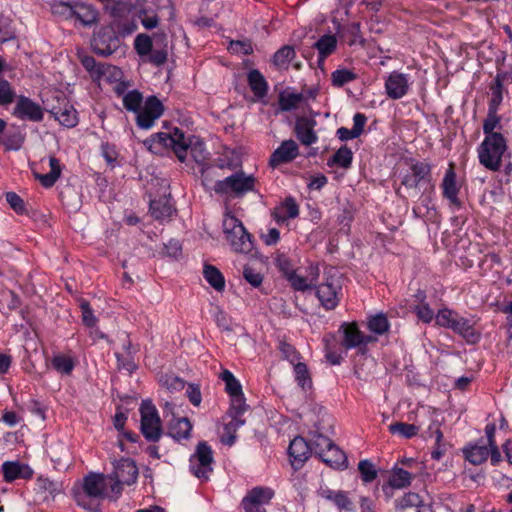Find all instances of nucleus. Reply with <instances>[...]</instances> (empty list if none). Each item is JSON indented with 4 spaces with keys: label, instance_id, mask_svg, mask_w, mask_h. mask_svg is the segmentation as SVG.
I'll list each match as a JSON object with an SVG mask.
<instances>
[{
    "label": "nucleus",
    "instance_id": "1",
    "mask_svg": "<svg viewBox=\"0 0 512 512\" xmlns=\"http://www.w3.org/2000/svg\"><path fill=\"white\" fill-rule=\"evenodd\" d=\"M77 505L88 512H100V502L104 499L116 501L119 496L110 491V480L107 474L88 473L80 487L73 490Z\"/></svg>",
    "mask_w": 512,
    "mask_h": 512
},
{
    "label": "nucleus",
    "instance_id": "2",
    "mask_svg": "<svg viewBox=\"0 0 512 512\" xmlns=\"http://www.w3.org/2000/svg\"><path fill=\"white\" fill-rule=\"evenodd\" d=\"M153 144L171 148L178 160L184 162L190 153L200 163L205 160V144L196 137L186 138L184 133L175 128L171 133L160 132L152 137Z\"/></svg>",
    "mask_w": 512,
    "mask_h": 512
},
{
    "label": "nucleus",
    "instance_id": "3",
    "mask_svg": "<svg viewBox=\"0 0 512 512\" xmlns=\"http://www.w3.org/2000/svg\"><path fill=\"white\" fill-rule=\"evenodd\" d=\"M506 139L501 133L485 136L478 148V159L481 165L491 171H498L502 158L507 152Z\"/></svg>",
    "mask_w": 512,
    "mask_h": 512
},
{
    "label": "nucleus",
    "instance_id": "4",
    "mask_svg": "<svg viewBox=\"0 0 512 512\" xmlns=\"http://www.w3.org/2000/svg\"><path fill=\"white\" fill-rule=\"evenodd\" d=\"M223 231L233 251L237 253L251 252L253 248L251 235L239 219L233 215L226 214L223 219Z\"/></svg>",
    "mask_w": 512,
    "mask_h": 512
},
{
    "label": "nucleus",
    "instance_id": "5",
    "mask_svg": "<svg viewBox=\"0 0 512 512\" xmlns=\"http://www.w3.org/2000/svg\"><path fill=\"white\" fill-rule=\"evenodd\" d=\"M256 183L257 179L253 175H247L240 170L223 180H218L214 185V191L217 194L242 197L249 192H254Z\"/></svg>",
    "mask_w": 512,
    "mask_h": 512
},
{
    "label": "nucleus",
    "instance_id": "6",
    "mask_svg": "<svg viewBox=\"0 0 512 512\" xmlns=\"http://www.w3.org/2000/svg\"><path fill=\"white\" fill-rule=\"evenodd\" d=\"M113 470L108 473L110 491L119 497L125 485H132L138 477V468L135 462L129 458H121L113 461Z\"/></svg>",
    "mask_w": 512,
    "mask_h": 512
},
{
    "label": "nucleus",
    "instance_id": "7",
    "mask_svg": "<svg viewBox=\"0 0 512 512\" xmlns=\"http://www.w3.org/2000/svg\"><path fill=\"white\" fill-rule=\"evenodd\" d=\"M141 433L147 441L158 442L162 436V423L156 407L144 400L140 406Z\"/></svg>",
    "mask_w": 512,
    "mask_h": 512
},
{
    "label": "nucleus",
    "instance_id": "8",
    "mask_svg": "<svg viewBox=\"0 0 512 512\" xmlns=\"http://www.w3.org/2000/svg\"><path fill=\"white\" fill-rule=\"evenodd\" d=\"M134 49L141 58L155 66H161L167 61L166 45L161 48L155 47L152 38L147 34L141 33L135 37Z\"/></svg>",
    "mask_w": 512,
    "mask_h": 512
},
{
    "label": "nucleus",
    "instance_id": "9",
    "mask_svg": "<svg viewBox=\"0 0 512 512\" xmlns=\"http://www.w3.org/2000/svg\"><path fill=\"white\" fill-rule=\"evenodd\" d=\"M213 452L206 442L197 445L195 453L190 458V470L197 478L207 480L212 471Z\"/></svg>",
    "mask_w": 512,
    "mask_h": 512
},
{
    "label": "nucleus",
    "instance_id": "10",
    "mask_svg": "<svg viewBox=\"0 0 512 512\" xmlns=\"http://www.w3.org/2000/svg\"><path fill=\"white\" fill-rule=\"evenodd\" d=\"M412 83L409 74L392 71L385 80L387 97L393 100L402 99L409 93Z\"/></svg>",
    "mask_w": 512,
    "mask_h": 512
},
{
    "label": "nucleus",
    "instance_id": "11",
    "mask_svg": "<svg viewBox=\"0 0 512 512\" xmlns=\"http://www.w3.org/2000/svg\"><path fill=\"white\" fill-rule=\"evenodd\" d=\"M56 103L48 104L49 112L59 123L67 128L75 127L78 123L77 112L68 99L59 95L55 97Z\"/></svg>",
    "mask_w": 512,
    "mask_h": 512
},
{
    "label": "nucleus",
    "instance_id": "12",
    "mask_svg": "<svg viewBox=\"0 0 512 512\" xmlns=\"http://www.w3.org/2000/svg\"><path fill=\"white\" fill-rule=\"evenodd\" d=\"M163 111V105L156 96L148 97L143 107L136 113L137 125L142 129H150L155 121L161 117Z\"/></svg>",
    "mask_w": 512,
    "mask_h": 512
},
{
    "label": "nucleus",
    "instance_id": "13",
    "mask_svg": "<svg viewBox=\"0 0 512 512\" xmlns=\"http://www.w3.org/2000/svg\"><path fill=\"white\" fill-rule=\"evenodd\" d=\"M440 187L442 195L448 200L450 207L456 209L461 208L462 203L459 199L461 184L457 181V175L452 162L449 163V167L444 174Z\"/></svg>",
    "mask_w": 512,
    "mask_h": 512
},
{
    "label": "nucleus",
    "instance_id": "14",
    "mask_svg": "<svg viewBox=\"0 0 512 512\" xmlns=\"http://www.w3.org/2000/svg\"><path fill=\"white\" fill-rule=\"evenodd\" d=\"M341 290L340 280L330 277L317 287L316 296L326 310H333L339 304Z\"/></svg>",
    "mask_w": 512,
    "mask_h": 512
},
{
    "label": "nucleus",
    "instance_id": "15",
    "mask_svg": "<svg viewBox=\"0 0 512 512\" xmlns=\"http://www.w3.org/2000/svg\"><path fill=\"white\" fill-rule=\"evenodd\" d=\"M91 47L97 55L107 57L118 49L119 39L111 29H101L94 34Z\"/></svg>",
    "mask_w": 512,
    "mask_h": 512
},
{
    "label": "nucleus",
    "instance_id": "16",
    "mask_svg": "<svg viewBox=\"0 0 512 512\" xmlns=\"http://www.w3.org/2000/svg\"><path fill=\"white\" fill-rule=\"evenodd\" d=\"M220 377L225 383L226 392L231 397V409L236 411L237 414H243L246 407L240 382L229 370H224Z\"/></svg>",
    "mask_w": 512,
    "mask_h": 512
},
{
    "label": "nucleus",
    "instance_id": "17",
    "mask_svg": "<svg viewBox=\"0 0 512 512\" xmlns=\"http://www.w3.org/2000/svg\"><path fill=\"white\" fill-rule=\"evenodd\" d=\"M13 115L20 120L40 122L44 112L41 106L26 96H19L14 107Z\"/></svg>",
    "mask_w": 512,
    "mask_h": 512
},
{
    "label": "nucleus",
    "instance_id": "18",
    "mask_svg": "<svg viewBox=\"0 0 512 512\" xmlns=\"http://www.w3.org/2000/svg\"><path fill=\"white\" fill-rule=\"evenodd\" d=\"M431 181V166L428 163L416 162L411 165L410 171L402 178V185L406 188L414 189L423 183Z\"/></svg>",
    "mask_w": 512,
    "mask_h": 512
},
{
    "label": "nucleus",
    "instance_id": "19",
    "mask_svg": "<svg viewBox=\"0 0 512 512\" xmlns=\"http://www.w3.org/2000/svg\"><path fill=\"white\" fill-rule=\"evenodd\" d=\"M288 453L291 458L292 466L295 469H299L309 459L312 448L303 437L297 436L290 442Z\"/></svg>",
    "mask_w": 512,
    "mask_h": 512
},
{
    "label": "nucleus",
    "instance_id": "20",
    "mask_svg": "<svg viewBox=\"0 0 512 512\" xmlns=\"http://www.w3.org/2000/svg\"><path fill=\"white\" fill-rule=\"evenodd\" d=\"M317 493L321 498L332 502L340 511L354 512L355 510V506L346 491L332 490L327 486H321Z\"/></svg>",
    "mask_w": 512,
    "mask_h": 512
},
{
    "label": "nucleus",
    "instance_id": "21",
    "mask_svg": "<svg viewBox=\"0 0 512 512\" xmlns=\"http://www.w3.org/2000/svg\"><path fill=\"white\" fill-rule=\"evenodd\" d=\"M344 338L341 345L346 349H353L368 344L374 340L371 336H365L356 323H344L341 325Z\"/></svg>",
    "mask_w": 512,
    "mask_h": 512
},
{
    "label": "nucleus",
    "instance_id": "22",
    "mask_svg": "<svg viewBox=\"0 0 512 512\" xmlns=\"http://www.w3.org/2000/svg\"><path fill=\"white\" fill-rule=\"evenodd\" d=\"M316 121L308 117H299L295 122L294 132L302 145L310 146L318 141L314 130Z\"/></svg>",
    "mask_w": 512,
    "mask_h": 512
},
{
    "label": "nucleus",
    "instance_id": "23",
    "mask_svg": "<svg viewBox=\"0 0 512 512\" xmlns=\"http://www.w3.org/2000/svg\"><path fill=\"white\" fill-rule=\"evenodd\" d=\"M299 154L297 143L292 140H284L280 146L271 154L270 165L277 166L294 160Z\"/></svg>",
    "mask_w": 512,
    "mask_h": 512
},
{
    "label": "nucleus",
    "instance_id": "24",
    "mask_svg": "<svg viewBox=\"0 0 512 512\" xmlns=\"http://www.w3.org/2000/svg\"><path fill=\"white\" fill-rule=\"evenodd\" d=\"M450 329L461 336L468 344H476L481 339V334L474 328V324L459 314Z\"/></svg>",
    "mask_w": 512,
    "mask_h": 512
},
{
    "label": "nucleus",
    "instance_id": "25",
    "mask_svg": "<svg viewBox=\"0 0 512 512\" xmlns=\"http://www.w3.org/2000/svg\"><path fill=\"white\" fill-rule=\"evenodd\" d=\"M2 473L6 482H13L17 479H29L33 475L32 469L17 461H6L2 464Z\"/></svg>",
    "mask_w": 512,
    "mask_h": 512
},
{
    "label": "nucleus",
    "instance_id": "26",
    "mask_svg": "<svg viewBox=\"0 0 512 512\" xmlns=\"http://www.w3.org/2000/svg\"><path fill=\"white\" fill-rule=\"evenodd\" d=\"M149 210L152 217L159 221L170 219L175 212L171 198L167 197L166 195L160 197L159 199L151 200Z\"/></svg>",
    "mask_w": 512,
    "mask_h": 512
},
{
    "label": "nucleus",
    "instance_id": "27",
    "mask_svg": "<svg viewBox=\"0 0 512 512\" xmlns=\"http://www.w3.org/2000/svg\"><path fill=\"white\" fill-rule=\"evenodd\" d=\"M73 18L84 26H90L97 22L98 12L91 4L73 2Z\"/></svg>",
    "mask_w": 512,
    "mask_h": 512
},
{
    "label": "nucleus",
    "instance_id": "28",
    "mask_svg": "<svg viewBox=\"0 0 512 512\" xmlns=\"http://www.w3.org/2000/svg\"><path fill=\"white\" fill-rule=\"evenodd\" d=\"M274 497V491L270 487L256 486L249 490L241 502L264 507Z\"/></svg>",
    "mask_w": 512,
    "mask_h": 512
},
{
    "label": "nucleus",
    "instance_id": "29",
    "mask_svg": "<svg viewBox=\"0 0 512 512\" xmlns=\"http://www.w3.org/2000/svg\"><path fill=\"white\" fill-rule=\"evenodd\" d=\"M321 460L334 469L344 470L348 467L346 454L334 443L325 453H321Z\"/></svg>",
    "mask_w": 512,
    "mask_h": 512
},
{
    "label": "nucleus",
    "instance_id": "30",
    "mask_svg": "<svg viewBox=\"0 0 512 512\" xmlns=\"http://www.w3.org/2000/svg\"><path fill=\"white\" fill-rule=\"evenodd\" d=\"M272 215L277 223H284L287 219H294L299 215V206L293 197H287Z\"/></svg>",
    "mask_w": 512,
    "mask_h": 512
},
{
    "label": "nucleus",
    "instance_id": "31",
    "mask_svg": "<svg viewBox=\"0 0 512 512\" xmlns=\"http://www.w3.org/2000/svg\"><path fill=\"white\" fill-rule=\"evenodd\" d=\"M464 455L467 461L473 465L484 463L489 457L492 461L491 448L485 444H475L464 449Z\"/></svg>",
    "mask_w": 512,
    "mask_h": 512
},
{
    "label": "nucleus",
    "instance_id": "32",
    "mask_svg": "<svg viewBox=\"0 0 512 512\" xmlns=\"http://www.w3.org/2000/svg\"><path fill=\"white\" fill-rule=\"evenodd\" d=\"M247 81L251 91L257 99H262L267 95L268 83L259 70H250L247 75Z\"/></svg>",
    "mask_w": 512,
    "mask_h": 512
},
{
    "label": "nucleus",
    "instance_id": "33",
    "mask_svg": "<svg viewBox=\"0 0 512 512\" xmlns=\"http://www.w3.org/2000/svg\"><path fill=\"white\" fill-rule=\"evenodd\" d=\"M50 364L57 373L69 376L75 368L76 361L71 355L55 353L51 358Z\"/></svg>",
    "mask_w": 512,
    "mask_h": 512
},
{
    "label": "nucleus",
    "instance_id": "34",
    "mask_svg": "<svg viewBox=\"0 0 512 512\" xmlns=\"http://www.w3.org/2000/svg\"><path fill=\"white\" fill-rule=\"evenodd\" d=\"M49 166L50 171L46 174L34 173L35 178L38 179L45 188L52 187L59 179L62 172L60 162L54 156L49 157Z\"/></svg>",
    "mask_w": 512,
    "mask_h": 512
},
{
    "label": "nucleus",
    "instance_id": "35",
    "mask_svg": "<svg viewBox=\"0 0 512 512\" xmlns=\"http://www.w3.org/2000/svg\"><path fill=\"white\" fill-rule=\"evenodd\" d=\"M192 430V425L187 418H178L170 422L168 434L173 439L180 441L188 439Z\"/></svg>",
    "mask_w": 512,
    "mask_h": 512
},
{
    "label": "nucleus",
    "instance_id": "36",
    "mask_svg": "<svg viewBox=\"0 0 512 512\" xmlns=\"http://www.w3.org/2000/svg\"><path fill=\"white\" fill-rule=\"evenodd\" d=\"M303 100L304 96L302 93L282 91L278 99L279 109L283 112L294 110L298 108Z\"/></svg>",
    "mask_w": 512,
    "mask_h": 512
},
{
    "label": "nucleus",
    "instance_id": "37",
    "mask_svg": "<svg viewBox=\"0 0 512 512\" xmlns=\"http://www.w3.org/2000/svg\"><path fill=\"white\" fill-rule=\"evenodd\" d=\"M203 275L205 280L213 287L216 291L221 292L225 288V279L219 269L212 265H205L203 269Z\"/></svg>",
    "mask_w": 512,
    "mask_h": 512
},
{
    "label": "nucleus",
    "instance_id": "38",
    "mask_svg": "<svg viewBox=\"0 0 512 512\" xmlns=\"http://www.w3.org/2000/svg\"><path fill=\"white\" fill-rule=\"evenodd\" d=\"M314 47L319 52L320 60H324L327 56L331 55L337 47V39L332 34L323 35L318 41L315 42Z\"/></svg>",
    "mask_w": 512,
    "mask_h": 512
},
{
    "label": "nucleus",
    "instance_id": "39",
    "mask_svg": "<svg viewBox=\"0 0 512 512\" xmlns=\"http://www.w3.org/2000/svg\"><path fill=\"white\" fill-rule=\"evenodd\" d=\"M416 297L422 302L413 307V311L416 314L417 318L423 323H430L434 318V311L430 308L429 304L424 303V299L426 295L423 291H418Z\"/></svg>",
    "mask_w": 512,
    "mask_h": 512
},
{
    "label": "nucleus",
    "instance_id": "40",
    "mask_svg": "<svg viewBox=\"0 0 512 512\" xmlns=\"http://www.w3.org/2000/svg\"><path fill=\"white\" fill-rule=\"evenodd\" d=\"M412 475L402 468H394L389 477V486L395 489H402L411 484Z\"/></svg>",
    "mask_w": 512,
    "mask_h": 512
},
{
    "label": "nucleus",
    "instance_id": "41",
    "mask_svg": "<svg viewBox=\"0 0 512 512\" xmlns=\"http://www.w3.org/2000/svg\"><path fill=\"white\" fill-rule=\"evenodd\" d=\"M495 432H496L495 424L490 423V424L486 425L485 435H486L487 443L485 445H487L491 448L492 465L493 466L498 465L502 460L501 453L499 451V448H498L496 440H495Z\"/></svg>",
    "mask_w": 512,
    "mask_h": 512
},
{
    "label": "nucleus",
    "instance_id": "42",
    "mask_svg": "<svg viewBox=\"0 0 512 512\" xmlns=\"http://www.w3.org/2000/svg\"><path fill=\"white\" fill-rule=\"evenodd\" d=\"M368 329L378 335H383L388 332L390 323L385 314L379 313L368 318Z\"/></svg>",
    "mask_w": 512,
    "mask_h": 512
},
{
    "label": "nucleus",
    "instance_id": "43",
    "mask_svg": "<svg viewBox=\"0 0 512 512\" xmlns=\"http://www.w3.org/2000/svg\"><path fill=\"white\" fill-rule=\"evenodd\" d=\"M388 429L391 434L399 435L405 439H410L416 436L419 432L418 426L404 422L390 424Z\"/></svg>",
    "mask_w": 512,
    "mask_h": 512
},
{
    "label": "nucleus",
    "instance_id": "44",
    "mask_svg": "<svg viewBox=\"0 0 512 512\" xmlns=\"http://www.w3.org/2000/svg\"><path fill=\"white\" fill-rule=\"evenodd\" d=\"M318 277V271L315 272L312 279L309 280L306 277L298 275L296 272L292 273L288 276L287 280L289 281L292 288L296 291H306L311 289L314 286V282Z\"/></svg>",
    "mask_w": 512,
    "mask_h": 512
},
{
    "label": "nucleus",
    "instance_id": "45",
    "mask_svg": "<svg viewBox=\"0 0 512 512\" xmlns=\"http://www.w3.org/2000/svg\"><path fill=\"white\" fill-rule=\"evenodd\" d=\"M122 102L128 111L137 113L142 107L143 95L138 90H131L123 95Z\"/></svg>",
    "mask_w": 512,
    "mask_h": 512
},
{
    "label": "nucleus",
    "instance_id": "46",
    "mask_svg": "<svg viewBox=\"0 0 512 512\" xmlns=\"http://www.w3.org/2000/svg\"><path fill=\"white\" fill-rule=\"evenodd\" d=\"M36 490L38 493L45 494L44 499L48 496H55L60 491L59 483L46 477H38L36 480Z\"/></svg>",
    "mask_w": 512,
    "mask_h": 512
},
{
    "label": "nucleus",
    "instance_id": "47",
    "mask_svg": "<svg viewBox=\"0 0 512 512\" xmlns=\"http://www.w3.org/2000/svg\"><path fill=\"white\" fill-rule=\"evenodd\" d=\"M333 445V442L328 437L322 435L318 431L312 434L311 438V448L312 452H314L320 459L321 453H325L326 450Z\"/></svg>",
    "mask_w": 512,
    "mask_h": 512
},
{
    "label": "nucleus",
    "instance_id": "48",
    "mask_svg": "<svg viewBox=\"0 0 512 512\" xmlns=\"http://www.w3.org/2000/svg\"><path fill=\"white\" fill-rule=\"evenodd\" d=\"M296 56L295 50L292 46H283L280 48L273 57V62L277 67H287L291 60Z\"/></svg>",
    "mask_w": 512,
    "mask_h": 512
},
{
    "label": "nucleus",
    "instance_id": "49",
    "mask_svg": "<svg viewBox=\"0 0 512 512\" xmlns=\"http://www.w3.org/2000/svg\"><path fill=\"white\" fill-rule=\"evenodd\" d=\"M358 470L364 483H371L378 476L375 465L368 459L361 460L358 463Z\"/></svg>",
    "mask_w": 512,
    "mask_h": 512
},
{
    "label": "nucleus",
    "instance_id": "50",
    "mask_svg": "<svg viewBox=\"0 0 512 512\" xmlns=\"http://www.w3.org/2000/svg\"><path fill=\"white\" fill-rule=\"evenodd\" d=\"M241 414H237L235 412V416L232 417V419L225 424L224 430L225 433L228 435L227 439H223V441L228 445H233L236 439V436L234 433L239 429L241 426L244 425L245 421L239 418Z\"/></svg>",
    "mask_w": 512,
    "mask_h": 512
},
{
    "label": "nucleus",
    "instance_id": "51",
    "mask_svg": "<svg viewBox=\"0 0 512 512\" xmlns=\"http://www.w3.org/2000/svg\"><path fill=\"white\" fill-rule=\"evenodd\" d=\"M356 78L357 75L349 69H337L331 75L332 84L336 87H342Z\"/></svg>",
    "mask_w": 512,
    "mask_h": 512
},
{
    "label": "nucleus",
    "instance_id": "52",
    "mask_svg": "<svg viewBox=\"0 0 512 512\" xmlns=\"http://www.w3.org/2000/svg\"><path fill=\"white\" fill-rule=\"evenodd\" d=\"M353 159V153L347 146L339 148L332 157V163L342 168L350 167Z\"/></svg>",
    "mask_w": 512,
    "mask_h": 512
},
{
    "label": "nucleus",
    "instance_id": "53",
    "mask_svg": "<svg viewBox=\"0 0 512 512\" xmlns=\"http://www.w3.org/2000/svg\"><path fill=\"white\" fill-rule=\"evenodd\" d=\"M457 315L458 313L452 309L442 308L435 316L436 325L450 329Z\"/></svg>",
    "mask_w": 512,
    "mask_h": 512
},
{
    "label": "nucleus",
    "instance_id": "54",
    "mask_svg": "<svg viewBox=\"0 0 512 512\" xmlns=\"http://www.w3.org/2000/svg\"><path fill=\"white\" fill-rule=\"evenodd\" d=\"M294 366L295 379L299 386L302 389H307L311 387V378L309 376V372L306 364L302 362H297Z\"/></svg>",
    "mask_w": 512,
    "mask_h": 512
},
{
    "label": "nucleus",
    "instance_id": "55",
    "mask_svg": "<svg viewBox=\"0 0 512 512\" xmlns=\"http://www.w3.org/2000/svg\"><path fill=\"white\" fill-rule=\"evenodd\" d=\"M421 504L420 496L414 492H408L404 494L400 499L396 501V508L400 510L416 507L419 509Z\"/></svg>",
    "mask_w": 512,
    "mask_h": 512
},
{
    "label": "nucleus",
    "instance_id": "56",
    "mask_svg": "<svg viewBox=\"0 0 512 512\" xmlns=\"http://www.w3.org/2000/svg\"><path fill=\"white\" fill-rule=\"evenodd\" d=\"M502 89H503L502 78L500 75H497L494 80V83L491 86L492 95H491V99L489 101L488 108H494V109L499 108V106L502 102V99H503Z\"/></svg>",
    "mask_w": 512,
    "mask_h": 512
},
{
    "label": "nucleus",
    "instance_id": "57",
    "mask_svg": "<svg viewBox=\"0 0 512 512\" xmlns=\"http://www.w3.org/2000/svg\"><path fill=\"white\" fill-rule=\"evenodd\" d=\"M79 306L81 309V318H82L83 324L89 328L95 327L98 323V319L94 315V312H93L89 302L86 300H81Z\"/></svg>",
    "mask_w": 512,
    "mask_h": 512
},
{
    "label": "nucleus",
    "instance_id": "58",
    "mask_svg": "<svg viewBox=\"0 0 512 512\" xmlns=\"http://www.w3.org/2000/svg\"><path fill=\"white\" fill-rule=\"evenodd\" d=\"M81 64L83 67L90 72L91 74L100 77L105 73V65L97 63L96 60L92 56H82L80 57Z\"/></svg>",
    "mask_w": 512,
    "mask_h": 512
},
{
    "label": "nucleus",
    "instance_id": "59",
    "mask_svg": "<svg viewBox=\"0 0 512 512\" xmlns=\"http://www.w3.org/2000/svg\"><path fill=\"white\" fill-rule=\"evenodd\" d=\"M16 93L11 84L5 80H0V105L7 106L13 103Z\"/></svg>",
    "mask_w": 512,
    "mask_h": 512
},
{
    "label": "nucleus",
    "instance_id": "60",
    "mask_svg": "<svg viewBox=\"0 0 512 512\" xmlns=\"http://www.w3.org/2000/svg\"><path fill=\"white\" fill-rule=\"evenodd\" d=\"M497 111L498 109L488 108V115L483 123V132L485 136H490L496 133L493 130L496 128L500 121L499 117L497 116Z\"/></svg>",
    "mask_w": 512,
    "mask_h": 512
},
{
    "label": "nucleus",
    "instance_id": "61",
    "mask_svg": "<svg viewBox=\"0 0 512 512\" xmlns=\"http://www.w3.org/2000/svg\"><path fill=\"white\" fill-rule=\"evenodd\" d=\"M244 279L253 287H259L263 282V275L251 266H245L243 269Z\"/></svg>",
    "mask_w": 512,
    "mask_h": 512
},
{
    "label": "nucleus",
    "instance_id": "62",
    "mask_svg": "<svg viewBox=\"0 0 512 512\" xmlns=\"http://www.w3.org/2000/svg\"><path fill=\"white\" fill-rule=\"evenodd\" d=\"M101 155L106 160V162L110 166H115L117 158H118V152L116 150V146L113 144H110L108 142L101 144Z\"/></svg>",
    "mask_w": 512,
    "mask_h": 512
},
{
    "label": "nucleus",
    "instance_id": "63",
    "mask_svg": "<svg viewBox=\"0 0 512 512\" xmlns=\"http://www.w3.org/2000/svg\"><path fill=\"white\" fill-rule=\"evenodd\" d=\"M276 266L284 274L286 279L288 276L295 272L291 259L285 254H280L277 256Z\"/></svg>",
    "mask_w": 512,
    "mask_h": 512
},
{
    "label": "nucleus",
    "instance_id": "64",
    "mask_svg": "<svg viewBox=\"0 0 512 512\" xmlns=\"http://www.w3.org/2000/svg\"><path fill=\"white\" fill-rule=\"evenodd\" d=\"M6 201L10 205V207L18 214H23L25 212V204L23 199L16 194L15 192H7L6 193Z\"/></svg>",
    "mask_w": 512,
    "mask_h": 512
}]
</instances>
